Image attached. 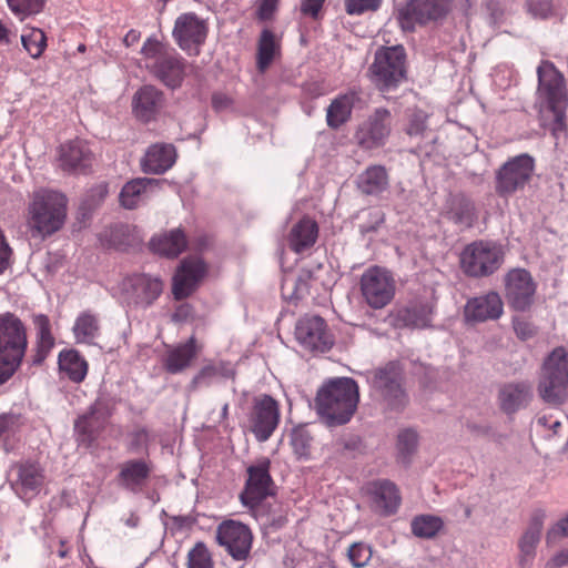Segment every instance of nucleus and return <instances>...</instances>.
<instances>
[{
  "label": "nucleus",
  "mask_w": 568,
  "mask_h": 568,
  "mask_svg": "<svg viewBox=\"0 0 568 568\" xmlns=\"http://www.w3.org/2000/svg\"><path fill=\"white\" fill-rule=\"evenodd\" d=\"M60 372L74 383L82 382L88 373V363L75 349L61 351L58 357Z\"/></svg>",
  "instance_id": "36"
},
{
  "label": "nucleus",
  "mask_w": 568,
  "mask_h": 568,
  "mask_svg": "<svg viewBox=\"0 0 568 568\" xmlns=\"http://www.w3.org/2000/svg\"><path fill=\"white\" fill-rule=\"evenodd\" d=\"M358 100L356 92L349 91L335 98L326 110V122L331 129H338L346 123L352 114L355 102Z\"/></svg>",
  "instance_id": "34"
},
{
  "label": "nucleus",
  "mask_w": 568,
  "mask_h": 568,
  "mask_svg": "<svg viewBox=\"0 0 568 568\" xmlns=\"http://www.w3.org/2000/svg\"><path fill=\"white\" fill-rule=\"evenodd\" d=\"M121 301L130 308H146L153 304L163 291L159 277L135 274L124 278L120 286Z\"/></svg>",
  "instance_id": "12"
},
{
  "label": "nucleus",
  "mask_w": 568,
  "mask_h": 568,
  "mask_svg": "<svg viewBox=\"0 0 568 568\" xmlns=\"http://www.w3.org/2000/svg\"><path fill=\"white\" fill-rule=\"evenodd\" d=\"M186 245L187 241L181 229L161 233L150 241L151 251L165 257H176L185 250Z\"/></svg>",
  "instance_id": "30"
},
{
  "label": "nucleus",
  "mask_w": 568,
  "mask_h": 568,
  "mask_svg": "<svg viewBox=\"0 0 568 568\" xmlns=\"http://www.w3.org/2000/svg\"><path fill=\"white\" fill-rule=\"evenodd\" d=\"M248 478L241 500L263 524L273 528H281L286 521V511L281 504L275 503V509L264 511V500L272 494V477L270 475V460L264 459L257 465L247 468Z\"/></svg>",
  "instance_id": "3"
},
{
  "label": "nucleus",
  "mask_w": 568,
  "mask_h": 568,
  "mask_svg": "<svg viewBox=\"0 0 568 568\" xmlns=\"http://www.w3.org/2000/svg\"><path fill=\"white\" fill-rule=\"evenodd\" d=\"M433 310L427 303L412 304L389 314V322L396 328H424L432 322Z\"/></svg>",
  "instance_id": "27"
},
{
  "label": "nucleus",
  "mask_w": 568,
  "mask_h": 568,
  "mask_svg": "<svg viewBox=\"0 0 568 568\" xmlns=\"http://www.w3.org/2000/svg\"><path fill=\"white\" fill-rule=\"evenodd\" d=\"M359 400L358 386L348 377L333 378L317 392V414L326 422L346 424L354 415Z\"/></svg>",
  "instance_id": "2"
},
{
  "label": "nucleus",
  "mask_w": 568,
  "mask_h": 568,
  "mask_svg": "<svg viewBox=\"0 0 568 568\" xmlns=\"http://www.w3.org/2000/svg\"><path fill=\"white\" fill-rule=\"evenodd\" d=\"M505 291L508 304L517 311H525L534 302L536 284L526 270L516 268L506 275Z\"/></svg>",
  "instance_id": "18"
},
{
  "label": "nucleus",
  "mask_w": 568,
  "mask_h": 568,
  "mask_svg": "<svg viewBox=\"0 0 568 568\" xmlns=\"http://www.w3.org/2000/svg\"><path fill=\"white\" fill-rule=\"evenodd\" d=\"M402 381V372L394 363L375 371L372 377L373 388L390 410H402L408 404V395Z\"/></svg>",
  "instance_id": "13"
},
{
  "label": "nucleus",
  "mask_w": 568,
  "mask_h": 568,
  "mask_svg": "<svg viewBox=\"0 0 568 568\" xmlns=\"http://www.w3.org/2000/svg\"><path fill=\"white\" fill-rule=\"evenodd\" d=\"M325 0H302L301 11L313 18H316L320 10L322 9Z\"/></svg>",
  "instance_id": "56"
},
{
  "label": "nucleus",
  "mask_w": 568,
  "mask_h": 568,
  "mask_svg": "<svg viewBox=\"0 0 568 568\" xmlns=\"http://www.w3.org/2000/svg\"><path fill=\"white\" fill-rule=\"evenodd\" d=\"M163 97L153 85H144L139 89L132 101V108L135 116L141 121L149 122L162 108Z\"/></svg>",
  "instance_id": "29"
},
{
  "label": "nucleus",
  "mask_w": 568,
  "mask_h": 568,
  "mask_svg": "<svg viewBox=\"0 0 568 568\" xmlns=\"http://www.w3.org/2000/svg\"><path fill=\"white\" fill-rule=\"evenodd\" d=\"M418 447V437L413 428H404L397 435L396 439V462L404 467H408L415 456Z\"/></svg>",
  "instance_id": "40"
},
{
  "label": "nucleus",
  "mask_w": 568,
  "mask_h": 568,
  "mask_svg": "<svg viewBox=\"0 0 568 568\" xmlns=\"http://www.w3.org/2000/svg\"><path fill=\"white\" fill-rule=\"evenodd\" d=\"M528 10L534 17L545 19L551 13V4L548 0H530Z\"/></svg>",
  "instance_id": "52"
},
{
  "label": "nucleus",
  "mask_w": 568,
  "mask_h": 568,
  "mask_svg": "<svg viewBox=\"0 0 568 568\" xmlns=\"http://www.w3.org/2000/svg\"><path fill=\"white\" fill-rule=\"evenodd\" d=\"M197 353L194 337H191L184 344L168 349L163 359L164 368L171 374H179L186 369Z\"/></svg>",
  "instance_id": "33"
},
{
  "label": "nucleus",
  "mask_w": 568,
  "mask_h": 568,
  "mask_svg": "<svg viewBox=\"0 0 568 568\" xmlns=\"http://www.w3.org/2000/svg\"><path fill=\"white\" fill-rule=\"evenodd\" d=\"M280 51V42L276 36L265 29L262 31L257 47V68L264 72Z\"/></svg>",
  "instance_id": "41"
},
{
  "label": "nucleus",
  "mask_w": 568,
  "mask_h": 568,
  "mask_svg": "<svg viewBox=\"0 0 568 568\" xmlns=\"http://www.w3.org/2000/svg\"><path fill=\"white\" fill-rule=\"evenodd\" d=\"M216 541L235 560H244L250 554L253 534L239 520H223L216 528Z\"/></svg>",
  "instance_id": "15"
},
{
  "label": "nucleus",
  "mask_w": 568,
  "mask_h": 568,
  "mask_svg": "<svg viewBox=\"0 0 568 568\" xmlns=\"http://www.w3.org/2000/svg\"><path fill=\"white\" fill-rule=\"evenodd\" d=\"M567 564H568V549L559 551L550 560V565L555 568H560Z\"/></svg>",
  "instance_id": "62"
},
{
  "label": "nucleus",
  "mask_w": 568,
  "mask_h": 568,
  "mask_svg": "<svg viewBox=\"0 0 568 568\" xmlns=\"http://www.w3.org/2000/svg\"><path fill=\"white\" fill-rule=\"evenodd\" d=\"M291 445L298 458H308L311 455L312 437L306 428H292Z\"/></svg>",
  "instance_id": "48"
},
{
  "label": "nucleus",
  "mask_w": 568,
  "mask_h": 568,
  "mask_svg": "<svg viewBox=\"0 0 568 568\" xmlns=\"http://www.w3.org/2000/svg\"><path fill=\"white\" fill-rule=\"evenodd\" d=\"M361 293L367 305L374 310L387 306L394 298L396 281L384 267H368L361 276Z\"/></svg>",
  "instance_id": "9"
},
{
  "label": "nucleus",
  "mask_w": 568,
  "mask_h": 568,
  "mask_svg": "<svg viewBox=\"0 0 568 568\" xmlns=\"http://www.w3.org/2000/svg\"><path fill=\"white\" fill-rule=\"evenodd\" d=\"M410 528L416 537L432 539L444 528V521L435 515H418L413 518Z\"/></svg>",
  "instance_id": "42"
},
{
  "label": "nucleus",
  "mask_w": 568,
  "mask_h": 568,
  "mask_svg": "<svg viewBox=\"0 0 568 568\" xmlns=\"http://www.w3.org/2000/svg\"><path fill=\"white\" fill-rule=\"evenodd\" d=\"M16 469L13 489L21 499L29 501L40 493L44 484V471L39 464L30 462L17 464Z\"/></svg>",
  "instance_id": "23"
},
{
  "label": "nucleus",
  "mask_w": 568,
  "mask_h": 568,
  "mask_svg": "<svg viewBox=\"0 0 568 568\" xmlns=\"http://www.w3.org/2000/svg\"><path fill=\"white\" fill-rule=\"evenodd\" d=\"M537 426H561L559 419H551V416L542 415L537 418Z\"/></svg>",
  "instance_id": "64"
},
{
  "label": "nucleus",
  "mask_w": 568,
  "mask_h": 568,
  "mask_svg": "<svg viewBox=\"0 0 568 568\" xmlns=\"http://www.w3.org/2000/svg\"><path fill=\"white\" fill-rule=\"evenodd\" d=\"M176 161V150L171 143H155L148 148L141 160L142 171L161 174L173 166Z\"/></svg>",
  "instance_id": "26"
},
{
  "label": "nucleus",
  "mask_w": 568,
  "mask_h": 568,
  "mask_svg": "<svg viewBox=\"0 0 568 568\" xmlns=\"http://www.w3.org/2000/svg\"><path fill=\"white\" fill-rule=\"evenodd\" d=\"M72 332L78 344L94 345L100 336L99 318L90 312H82L77 316Z\"/></svg>",
  "instance_id": "37"
},
{
  "label": "nucleus",
  "mask_w": 568,
  "mask_h": 568,
  "mask_svg": "<svg viewBox=\"0 0 568 568\" xmlns=\"http://www.w3.org/2000/svg\"><path fill=\"white\" fill-rule=\"evenodd\" d=\"M538 103L540 112L551 113L555 125L554 134L564 131V119L567 106V92L562 74L551 62L542 61L537 68Z\"/></svg>",
  "instance_id": "5"
},
{
  "label": "nucleus",
  "mask_w": 568,
  "mask_h": 568,
  "mask_svg": "<svg viewBox=\"0 0 568 568\" xmlns=\"http://www.w3.org/2000/svg\"><path fill=\"white\" fill-rule=\"evenodd\" d=\"M21 44L32 59H39L47 48V37L41 29L26 28L21 34Z\"/></svg>",
  "instance_id": "44"
},
{
  "label": "nucleus",
  "mask_w": 568,
  "mask_h": 568,
  "mask_svg": "<svg viewBox=\"0 0 568 568\" xmlns=\"http://www.w3.org/2000/svg\"><path fill=\"white\" fill-rule=\"evenodd\" d=\"M59 161L64 171L80 173L91 166L93 154L85 141L73 140L60 146Z\"/></svg>",
  "instance_id": "25"
},
{
  "label": "nucleus",
  "mask_w": 568,
  "mask_h": 568,
  "mask_svg": "<svg viewBox=\"0 0 568 568\" xmlns=\"http://www.w3.org/2000/svg\"><path fill=\"white\" fill-rule=\"evenodd\" d=\"M68 199L55 190L40 187L28 199L24 226L30 240L44 241L58 233L65 224Z\"/></svg>",
  "instance_id": "1"
},
{
  "label": "nucleus",
  "mask_w": 568,
  "mask_h": 568,
  "mask_svg": "<svg viewBox=\"0 0 568 568\" xmlns=\"http://www.w3.org/2000/svg\"><path fill=\"white\" fill-rule=\"evenodd\" d=\"M140 38H141V33L139 31L132 29L125 34L123 42L126 47H131V45L135 44L140 40Z\"/></svg>",
  "instance_id": "63"
},
{
  "label": "nucleus",
  "mask_w": 568,
  "mask_h": 568,
  "mask_svg": "<svg viewBox=\"0 0 568 568\" xmlns=\"http://www.w3.org/2000/svg\"><path fill=\"white\" fill-rule=\"evenodd\" d=\"M207 23L195 13L187 12L175 20L172 36L176 44L189 54H199L207 36Z\"/></svg>",
  "instance_id": "16"
},
{
  "label": "nucleus",
  "mask_w": 568,
  "mask_h": 568,
  "mask_svg": "<svg viewBox=\"0 0 568 568\" xmlns=\"http://www.w3.org/2000/svg\"><path fill=\"white\" fill-rule=\"evenodd\" d=\"M98 428H77V440L80 446L91 448L98 437Z\"/></svg>",
  "instance_id": "54"
},
{
  "label": "nucleus",
  "mask_w": 568,
  "mask_h": 568,
  "mask_svg": "<svg viewBox=\"0 0 568 568\" xmlns=\"http://www.w3.org/2000/svg\"><path fill=\"white\" fill-rule=\"evenodd\" d=\"M33 324L37 331L39 351L48 353L54 345V337L51 334L48 316L43 314L34 315Z\"/></svg>",
  "instance_id": "47"
},
{
  "label": "nucleus",
  "mask_w": 568,
  "mask_h": 568,
  "mask_svg": "<svg viewBox=\"0 0 568 568\" xmlns=\"http://www.w3.org/2000/svg\"><path fill=\"white\" fill-rule=\"evenodd\" d=\"M388 186V175L384 166L367 168L357 179V187L367 195H377Z\"/></svg>",
  "instance_id": "38"
},
{
  "label": "nucleus",
  "mask_w": 568,
  "mask_h": 568,
  "mask_svg": "<svg viewBox=\"0 0 568 568\" xmlns=\"http://www.w3.org/2000/svg\"><path fill=\"white\" fill-rule=\"evenodd\" d=\"M383 0H345V10L348 14L359 16L365 12L376 11Z\"/></svg>",
  "instance_id": "50"
},
{
  "label": "nucleus",
  "mask_w": 568,
  "mask_h": 568,
  "mask_svg": "<svg viewBox=\"0 0 568 568\" xmlns=\"http://www.w3.org/2000/svg\"><path fill=\"white\" fill-rule=\"evenodd\" d=\"M27 349L23 324L14 315H0V385L19 368Z\"/></svg>",
  "instance_id": "6"
},
{
  "label": "nucleus",
  "mask_w": 568,
  "mask_h": 568,
  "mask_svg": "<svg viewBox=\"0 0 568 568\" xmlns=\"http://www.w3.org/2000/svg\"><path fill=\"white\" fill-rule=\"evenodd\" d=\"M504 313V303L496 292L469 298L464 306L467 323H481L498 320Z\"/></svg>",
  "instance_id": "21"
},
{
  "label": "nucleus",
  "mask_w": 568,
  "mask_h": 568,
  "mask_svg": "<svg viewBox=\"0 0 568 568\" xmlns=\"http://www.w3.org/2000/svg\"><path fill=\"white\" fill-rule=\"evenodd\" d=\"M546 519L542 509L532 511L528 526L518 540V565L520 568H529L536 557V549L540 541V535Z\"/></svg>",
  "instance_id": "22"
},
{
  "label": "nucleus",
  "mask_w": 568,
  "mask_h": 568,
  "mask_svg": "<svg viewBox=\"0 0 568 568\" xmlns=\"http://www.w3.org/2000/svg\"><path fill=\"white\" fill-rule=\"evenodd\" d=\"M212 104L216 111H224L232 106L233 100L224 93H215L212 98Z\"/></svg>",
  "instance_id": "58"
},
{
  "label": "nucleus",
  "mask_w": 568,
  "mask_h": 568,
  "mask_svg": "<svg viewBox=\"0 0 568 568\" xmlns=\"http://www.w3.org/2000/svg\"><path fill=\"white\" fill-rule=\"evenodd\" d=\"M535 171V159L523 153L505 162L496 173V192L500 196H510L523 191Z\"/></svg>",
  "instance_id": "10"
},
{
  "label": "nucleus",
  "mask_w": 568,
  "mask_h": 568,
  "mask_svg": "<svg viewBox=\"0 0 568 568\" xmlns=\"http://www.w3.org/2000/svg\"><path fill=\"white\" fill-rule=\"evenodd\" d=\"M140 53L141 62L153 77L172 89L181 85L186 62L173 48L155 37H150L144 41Z\"/></svg>",
  "instance_id": "4"
},
{
  "label": "nucleus",
  "mask_w": 568,
  "mask_h": 568,
  "mask_svg": "<svg viewBox=\"0 0 568 568\" xmlns=\"http://www.w3.org/2000/svg\"><path fill=\"white\" fill-rule=\"evenodd\" d=\"M561 537H568V515L547 531L546 541L555 544Z\"/></svg>",
  "instance_id": "51"
},
{
  "label": "nucleus",
  "mask_w": 568,
  "mask_h": 568,
  "mask_svg": "<svg viewBox=\"0 0 568 568\" xmlns=\"http://www.w3.org/2000/svg\"><path fill=\"white\" fill-rule=\"evenodd\" d=\"M317 236L316 222L310 217H303L292 226L287 241L295 253H302L315 244Z\"/></svg>",
  "instance_id": "32"
},
{
  "label": "nucleus",
  "mask_w": 568,
  "mask_h": 568,
  "mask_svg": "<svg viewBox=\"0 0 568 568\" xmlns=\"http://www.w3.org/2000/svg\"><path fill=\"white\" fill-rule=\"evenodd\" d=\"M373 494L376 504L385 510L386 514L396 511L400 504V496L396 485L389 480H379L373 484Z\"/></svg>",
  "instance_id": "39"
},
{
  "label": "nucleus",
  "mask_w": 568,
  "mask_h": 568,
  "mask_svg": "<svg viewBox=\"0 0 568 568\" xmlns=\"http://www.w3.org/2000/svg\"><path fill=\"white\" fill-rule=\"evenodd\" d=\"M390 131V112L387 109L378 108L358 125L355 140L363 149L372 150L384 145Z\"/></svg>",
  "instance_id": "17"
},
{
  "label": "nucleus",
  "mask_w": 568,
  "mask_h": 568,
  "mask_svg": "<svg viewBox=\"0 0 568 568\" xmlns=\"http://www.w3.org/2000/svg\"><path fill=\"white\" fill-rule=\"evenodd\" d=\"M531 396L532 389L529 383H507L500 386L498 390V406L504 413L510 415L524 408Z\"/></svg>",
  "instance_id": "28"
},
{
  "label": "nucleus",
  "mask_w": 568,
  "mask_h": 568,
  "mask_svg": "<svg viewBox=\"0 0 568 568\" xmlns=\"http://www.w3.org/2000/svg\"><path fill=\"white\" fill-rule=\"evenodd\" d=\"M295 337L303 347L310 351L326 352L333 345L332 335L320 316L302 317L295 326Z\"/></svg>",
  "instance_id": "19"
},
{
  "label": "nucleus",
  "mask_w": 568,
  "mask_h": 568,
  "mask_svg": "<svg viewBox=\"0 0 568 568\" xmlns=\"http://www.w3.org/2000/svg\"><path fill=\"white\" fill-rule=\"evenodd\" d=\"M280 0H262L258 7V17L263 20L270 19L277 8Z\"/></svg>",
  "instance_id": "57"
},
{
  "label": "nucleus",
  "mask_w": 568,
  "mask_h": 568,
  "mask_svg": "<svg viewBox=\"0 0 568 568\" xmlns=\"http://www.w3.org/2000/svg\"><path fill=\"white\" fill-rule=\"evenodd\" d=\"M186 568H214L212 554L203 541H197L189 550Z\"/></svg>",
  "instance_id": "45"
},
{
  "label": "nucleus",
  "mask_w": 568,
  "mask_h": 568,
  "mask_svg": "<svg viewBox=\"0 0 568 568\" xmlns=\"http://www.w3.org/2000/svg\"><path fill=\"white\" fill-rule=\"evenodd\" d=\"M538 393L547 403L559 404L568 395V349L556 347L544 361Z\"/></svg>",
  "instance_id": "7"
},
{
  "label": "nucleus",
  "mask_w": 568,
  "mask_h": 568,
  "mask_svg": "<svg viewBox=\"0 0 568 568\" xmlns=\"http://www.w3.org/2000/svg\"><path fill=\"white\" fill-rule=\"evenodd\" d=\"M514 329L516 335L523 341H527L536 334V327L525 320H515Z\"/></svg>",
  "instance_id": "53"
},
{
  "label": "nucleus",
  "mask_w": 568,
  "mask_h": 568,
  "mask_svg": "<svg viewBox=\"0 0 568 568\" xmlns=\"http://www.w3.org/2000/svg\"><path fill=\"white\" fill-rule=\"evenodd\" d=\"M152 473V463L145 459H130L119 466L118 483L119 485L138 494L148 484Z\"/></svg>",
  "instance_id": "24"
},
{
  "label": "nucleus",
  "mask_w": 568,
  "mask_h": 568,
  "mask_svg": "<svg viewBox=\"0 0 568 568\" xmlns=\"http://www.w3.org/2000/svg\"><path fill=\"white\" fill-rule=\"evenodd\" d=\"M406 53L402 45L381 48L372 63L371 78L381 91L396 88L405 79Z\"/></svg>",
  "instance_id": "8"
},
{
  "label": "nucleus",
  "mask_w": 568,
  "mask_h": 568,
  "mask_svg": "<svg viewBox=\"0 0 568 568\" xmlns=\"http://www.w3.org/2000/svg\"><path fill=\"white\" fill-rule=\"evenodd\" d=\"M21 415L19 413L9 412L0 414V427L2 426H14L22 424Z\"/></svg>",
  "instance_id": "60"
},
{
  "label": "nucleus",
  "mask_w": 568,
  "mask_h": 568,
  "mask_svg": "<svg viewBox=\"0 0 568 568\" xmlns=\"http://www.w3.org/2000/svg\"><path fill=\"white\" fill-rule=\"evenodd\" d=\"M426 116L423 113H416L414 114L413 119L410 120V123L407 128V133L409 135H418L423 133V131L426 128Z\"/></svg>",
  "instance_id": "55"
},
{
  "label": "nucleus",
  "mask_w": 568,
  "mask_h": 568,
  "mask_svg": "<svg viewBox=\"0 0 568 568\" xmlns=\"http://www.w3.org/2000/svg\"><path fill=\"white\" fill-rule=\"evenodd\" d=\"M450 0H410L398 10L397 20L404 31L415 30L417 24H425L444 17Z\"/></svg>",
  "instance_id": "14"
},
{
  "label": "nucleus",
  "mask_w": 568,
  "mask_h": 568,
  "mask_svg": "<svg viewBox=\"0 0 568 568\" xmlns=\"http://www.w3.org/2000/svg\"><path fill=\"white\" fill-rule=\"evenodd\" d=\"M207 266L199 256L184 258L173 277L172 292L176 300L189 296L204 278Z\"/></svg>",
  "instance_id": "20"
},
{
  "label": "nucleus",
  "mask_w": 568,
  "mask_h": 568,
  "mask_svg": "<svg viewBox=\"0 0 568 568\" xmlns=\"http://www.w3.org/2000/svg\"><path fill=\"white\" fill-rule=\"evenodd\" d=\"M10 11L20 21L27 18L38 14L42 11L44 1L43 0H6Z\"/></svg>",
  "instance_id": "46"
},
{
  "label": "nucleus",
  "mask_w": 568,
  "mask_h": 568,
  "mask_svg": "<svg viewBox=\"0 0 568 568\" xmlns=\"http://www.w3.org/2000/svg\"><path fill=\"white\" fill-rule=\"evenodd\" d=\"M159 184V180L139 178L128 182L121 190L120 202L125 209H134L144 202L152 190Z\"/></svg>",
  "instance_id": "31"
},
{
  "label": "nucleus",
  "mask_w": 568,
  "mask_h": 568,
  "mask_svg": "<svg viewBox=\"0 0 568 568\" xmlns=\"http://www.w3.org/2000/svg\"><path fill=\"white\" fill-rule=\"evenodd\" d=\"M104 239L110 245L123 248L133 245L140 240V236L135 227L128 224H119L105 231Z\"/></svg>",
  "instance_id": "43"
},
{
  "label": "nucleus",
  "mask_w": 568,
  "mask_h": 568,
  "mask_svg": "<svg viewBox=\"0 0 568 568\" xmlns=\"http://www.w3.org/2000/svg\"><path fill=\"white\" fill-rule=\"evenodd\" d=\"M503 262V250L490 242H475L462 253L460 264L466 274L474 277L494 273Z\"/></svg>",
  "instance_id": "11"
},
{
  "label": "nucleus",
  "mask_w": 568,
  "mask_h": 568,
  "mask_svg": "<svg viewBox=\"0 0 568 568\" xmlns=\"http://www.w3.org/2000/svg\"><path fill=\"white\" fill-rule=\"evenodd\" d=\"M252 416L255 426H277L281 422L280 404L270 395H260L254 398Z\"/></svg>",
  "instance_id": "35"
},
{
  "label": "nucleus",
  "mask_w": 568,
  "mask_h": 568,
  "mask_svg": "<svg viewBox=\"0 0 568 568\" xmlns=\"http://www.w3.org/2000/svg\"><path fill=\"white\" fill-rule=\"evenodd\" d=\"M347 557L355 568L365 567L372 558V549L364 542H354L347 551Z\"/></svg>",
  "instance_id": "49"
},
{
  "label": "nucleus",
  "mask_w": 568,
  "mask_h": 568,
  "mask_svg": "<svg viewBox=\"0 0 568 568\" xmlns=\"http://www.w3.org/2000/svg\"><path fill=\"white\" fill-rule=\"evenodd\" d=\"M108 413L105 412V404L102 400L95 402L90 410V417L87 419L88 423H98L103 419Z\"/></svg>",
  "instance_id": "59"
},
{
  "label": "nucleus",
  "mask_w": 568,
  "mask_h": 568,
  "mask_svg": "<svg viewBox=\"0 0 568 568\" xmlns=\"http://www.w3.org/2000/svg\"><path fill=\"white\" fill-rule=\"evenodd\" d=\"M108 194V186L106 184H99L91 190L90 199L92 200V203H90V206L99 204Z\"/></svg>",
  "instance_id": "61"
}]
</instances>
